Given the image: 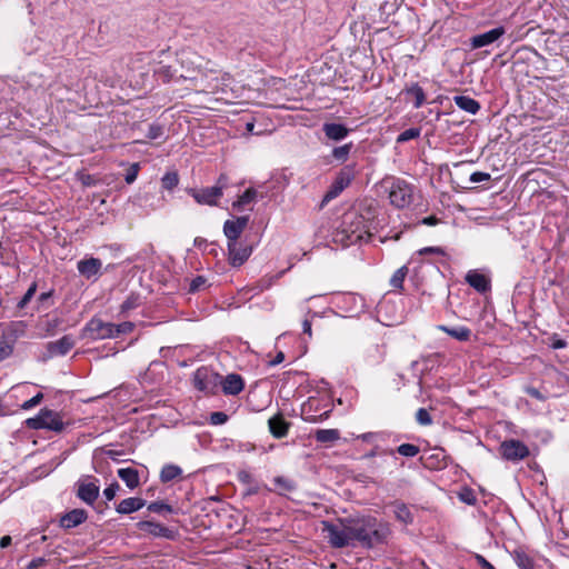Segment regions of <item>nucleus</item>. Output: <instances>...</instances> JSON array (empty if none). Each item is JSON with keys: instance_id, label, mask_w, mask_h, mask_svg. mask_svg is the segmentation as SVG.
<instances>
[{"instance_id": "obj_18", "label": "nucleus", "mask_w": 569, "mask_h": 569, "mask_svg": "<svg viewBox=\"0 0 569 569\" xmlns=\"http://www.w3.org/2000/svg\"><path fill=\"white\" fill-rule=\"evenodd\" d=\"M219 385L222 387V391L227 396H237L244 388V381L240 375L230 373L224 378L221 377Z\"/></svg>"}, {"instance_id": "obj_48", "label": "nucleus", "mask_w": 569, "mask_h": 569, "mask_svg": "<svg viewBox=\"0 0 569 569\" xmlns=\"http://www.w3.org/2000/svg\"><path fill=\"white\" fill-rule=\"evenodd\" d=\"M274 483L284 492L292 491L296 488L293 481L283 477H277Z\"/></svg>"}, {"instance_id": "obj_17", "label": "nucleus", "mask_w": 569, "mask_h": 569, "mask_svg": "<svg viewBox=\"0 0 569 569\" xmlns=\"http://www.w3.org/2000/svg\"><path fill=\"white\" fill-rule=\"evenodd\" d=\"M76 345L72 336L66 335L56 341H50L47 345V352L49 357L66 356Z\"/></svg>"}, {"instance_id": "obj_45", "label": "nucleus", "mask_w": 569, "mask_h": 569, "mask_svg": "<svg viewBox=\"0 0 569 569\" xmlns=\"http://www.w3.org/2000/svg\"><path fill=\"white\" fill-rule=\"evenodd\" d=\"M416 420L421 426H429L432 423V418L427 409L419 408L416 412Z\"/></svg>"}, {"instance_id": "obj_5", "label": "nucleus", "mask_w": 569, "mask_h": 569, "mask_svg": "<svg viewBox=\"0 0 569 569\" xmlns=\"http://www.w3.org/2000/svg\"><path fill=\"white\" fill-rule=\"evenodd\" d=\"M356 178V164H347L340 169V171L337 173L335 180L332 181L331 186L325 193L322 201H321V208L325 207L327 203H329L331 200L336 199L347 187L350 186V183Z\"/></svg>"}, {"instance_id": "obj_53", "label": "nucleus", "mask_w": 569, "mask_h": 569, "mask_svg": "<svg viewBox=\"0 0 569 569\" xmlns=\"http://www.w3.org/2000/svg\"><path fill=\"white\" fill-rule=\"evenodd\" d=\"M138 172H139V164L138 163L131 164V167L129 168V170L126 173L124 181L129 184L134 182L138 177Z\"/></svg>"}, {"instance_id": "obj_6", "label": "nucleus", "mask_w": 569, "mask_h": 569, "mask_svg": "<svg viewBox=\"0 0 569 569\" xmlns=\"http://www.w3.org/2000/svg\"><path fill=\"white\" fill-rule=\"evenodd\" d=\"M76 497L88 506H93L100 493V481L92 475H83L76 482Z\"/></svg>"}, {"instance_id": "obj_54", "label": "nucleus", "mask_w": 569, "mask_h": 569, "mask_svg": "<svg viewBox=\"0 0 569 569\" xmlns=\"http://www.w3.org/2000/svg\"><path fill=\"white\" fill-rule=\"evenodd\" d=\"M459 498L465 503L472 506L476 503L477 499L470 489H465L462 492H460Z\"/></svg>"}, {"instance_id": "obj_29", "label": "nucleus", "mask_w": 569, "mask_h": 569, "mask_svg": "<svg viewBox=\"0 0 569 569\" xmlns=\"http://www.w3.org/2000/svg\"><path fill=\"white\" fill-rule=\"evenodd\" d=\"M153 74L157 80L162 81L163 83L180 81L178 70L173 69L171 66L160 64L153 70Z\"/></svg>"}, {"instance_id": "obj_49", "label": "nucleus", "mask_w": 569, "mask_h": 569, "mask_svg": "<svg viewBox=\"0 0 569 569\" xmlns=\"http://www.w3.org/2000/svg\"><path fill=\"white\" fill-rule=\"evenodd\" d=\"M162 134H163L162 126H160L158 123H152V124L149 126V129H148V132H147L148 139L156 140V139L162 137Z\"/></svg>"}, {"instance_id": "obj_59", "label": "nucleus", "mask_w": 569, "mask_h": 569, "mask_svg": "<svg viewBox=\"0 0 569 569\" xmlns=\"http://www.w3.org/2000/svg\"><path fill=\"white\" fill-rule=\"evenodd\" d=\"M123 452L121 450H113V449H110V450H107L106 451V456L108 458H110L111 460L116 461V462H119L120 461V456L122 455Z\"/></svg>"}, {"instance_id": "obj_51", "label": "nucleus", "mask_w": 569, "mask_h": 569, "mask_svg": "<svg viewBox=\"0 0 569 569\" xmlns=\"http://www.w3.org/2000/svg\"><path fill=\"white\" fill-rule=\"evenodd\" d=\"M120 489V486L118 482H112L111 485H109L107 488H104L103 490V496L104 498L108 500V501H111L114 499L117 492L119 491Z\"/></svg>"}, {"instance_id": "obj_62", "label": "nucleus", "mask_w": 569, "mask_h": 569, "mask_svg": "<svg viewBox=\"0 0 569 569\" xmlns=\"http://www.w3.org/2000/svg\"><path fill=\"white\" fill-rule=\"evenodd\" d=\"M439 220L435 216L426 217L421 220V223L426 226H436Z\"/></svg>"}, {"instance_id": "obj_47", "label": "nucleus", "mask_w": 569, "mask_h": 569, "mask_svg": "<svg viewBox=\"0 0 569 569\" xmlns=\"http://www.w3.org/2000/svg\"><path fill=\"white\" fill-rule=\"evenodd\" d=\"M139 306V297L131 295L129 296L121 305L120 309L121 312H128L129 310H132Z\"/></svg>"}, {"instance_id": "obj_38", "label": "nucleus", "mask_w": 569, "mask_h": 569, "mask_svg": "<svg viewBox=\"0 0 569 569\" xmlns=\"http://www.w3.org/2000/svg\"><path fill=\"white\" fill-rule=\"evenodd\" d=\"M162 187L172 190L179 183V176L176 171L167 172L161 179Z\"/></svg>"}, {"instance_id": "obj_33", "label": "nucleus", "mask_w": 569, "mask_h": 569, "mask_svg": "<svg viewBox=\"0 0 569 569\" xmlns=\"http://www.w3.org/2000/svg\"><path fill=\"white\" fill-rule=\"evenodd\" d=\"M315 439L320 443H332L340 439V431L338 429H318L315 432Z\"/></svg>"}, {"instance_id": "obj_52", "label": "nucleus", "mask_w": 569, "mask_h": 569, "mask_svg": "<svg viewBox=\"0 0 569 569\" xmlns=\"http://www.w3.org/2000/svg\"><path fill=\"white\" fill-rule=\"evenodd\" d=\"M228 420V416L222 411H216L210 415V423L214 426L223 425Z\"/></svg>"}, {"instance_id": "obj_55", "label": "nucleus", "mask_w": 569, "mask_h": 569, "mask_svg": "<svg viewBox=\"0 0 569 569\" xmlns=\"http://www.w3.org/2000/svg\"><path fill=\"white\" fill-rule=\"evenodd\" d=\"M420 256L425 254H438L445 256V250L441 247H425L418 251Z\"/></svg>"}, {"instance_id": "obj_7", "label": "nucleus", "mask_w": 569, "mask_h": 569, "mask_svg": "<svg viewBox=\"0 0 569 569\" xmlns=\"http://www.w3.org/2000/svg\"><path fill=\"white\" fill-rule=\"evenodd\" d=\"M389 200L398 209L409 207L413 200V187L406 180L393 179L389 187Z\"/></svg>"}, {"instance_id": "obj_22", "label": "nucleus", "mask_w": 569, "mask_h": 569, "mask_svg": "<svg viewBox=\"0 0 569 569\" xmlns=\"http://www.w3.org/2000/svg\"><path fill=\"white\" fill-rule=\"evenodd\" d=\"M268 426L270 433L280 439L288 435L290 423L286 421L281 413H278L268 420Z\"/></svg>"}, {"instance_id": "obj_13", "label": "nucleus", "mask_w": 569, "mask_h": 569, "mask_svg": "<svg viewBox=\"0 0 569 569\" xmlns=\"http://www.w3.org/2000/svg\"><path fill=\"white\" fill-rule=\"evenodd\" d=\"M502 458L509 461H519L529 456L528 447L520 440H506L500 445Z\"/></svg>"}, {"instance_id": "obj_58", "label": "nucleus", "mask_w": 569, "mask_h": 569, "mask_svg": "<svg viewBox=\"0 0 569 569\" xmlns=\"http://www.w3.org/2000/svg\"><path fill=\"white\" fill-rule=\"evenodd\" d=\"M476 562L481 567V569H496L482 555L475 553Z\"/></svg>"}, {"instance_id": "obj_27", "label": "nucleus", "mask_w": 569, "mask_h": 569, "mask_svg": "<svg viewBox=\"0 0 569 569\" xmlns=\"http://www.w3.org/2000/svg\"><path fill=\"white\" fill-rule=\"evenodd\" d=\"M437 329L458 341H468L471 337V330L466 326L448 327L446 325H438Z\"/></svg>"}, {"instance_id": "obj_44", "label": "nucleus", "mask_w": 569, "mask_h": 569, "mask_svg": "<svg viewBox=\"0 0 569 569\" xmlns=\"http://www.w3.org/2000/svg\"><path fill=\"white\" fill-rule=\"evenodd\" d=\"M207 284V279L203 276H197L190 281L189 292L194 293L202 290Z\"/></svg>"}, {"instance_id": "obj_3", "label": "nucleus", "mask_w": 569, "mask_h": 569, "mask_svg": "<svg viewBox=\"0 0 569 569\" xmlns=\"http://www.w3.org/2000/svg\"><path fill=\"white\" fill-rule=\"evenodd\" d=\"M26 426L33 430L47 429L59 433L63 431L66 423L59 412L44 408L37 416L28 418Z\"/></svg>"}, {"instance_id": "obj_63", "label": "nucleus", "mask_w": 569, "mask_h": 569, "mask_svg": "<svg viewBox=\"0 0 569 569\" xmlns=\"http://www.w3.org/2000/svg\"><path fill=\"white\" fill-rule=\"evenodd\" d=\"M284 360V353L279 351L276 357L270 361V366H277Z\"/></svg>"}, {"instance_id": "obj_28", "label": "nucleus", "mask_w": 569, "mask_h": 569, "mask_svg": "<svg viewBox=\"0 0 569 569\" xmlns=\"http://www.w3.org/2000/svg\"><path fill=\"white\" fill-rule=\"evenodd\" d=\"M117 475L131 490L136 489L140 485L139 471L134 468H120L118 469Z\"/></svg>"}, {"instance_id": "obj_19", "label": "nucleus", "mask_w": 569, "mask_h": 569, "mask_svg": "<svg viewBox=\"0 0 569 569\" xmlns=\"http://www.w3.org/2000/svg\"><path fill=\"white\" fill-rule=\"evenodd\" d=\"M466 282L479 293H486L491 289L490 279L478 270H470L465 277Z\"/></svg>"}, {"instance_id": "obj_11", "label": "nucleus", "mask_w": 569, "mask_h": 569, "mask_svg": "<svg viewBox=\"0 0 569 569\" xmlns=\"http://www.w3.org/2000/svg\"><path fill=\"white\" fill-rule=\"evenodd\" d=\"M83 333L92 340L110 339L113 338V323L94 317L86 325Z\"/></svg>"}, {"instance_id": "obj_35", "label": "nucleus", "mask_w": 569, "mask_h": 569, "mask_svg": "<svg viewBox=\"0 0 569 569\" xmlns=\"http://www.w3.org/2000/svg\"><path fill=\"white\" fill-rule=\"evenodd\" d=\"M257 197V190L248 188L238 199L232 203L233 209L241 211L246 206L251 203Z\"/></svg>"}, {"instance_id": "obj_31", "label": "nucleus", "mask_w": 569, "mask_h": 569, "mask_svg": "<svg viewBox=\"0 0 569 569\" xmlns=\"http://www.w3.org/2000/svg\"><path fill=\"white\" fill-rule=\"evenodd\" d=\"M511 556L519 569H535L533 558L521 548L515 549Z\"/></svg>"}, {"instance_id": "obj_23", "label": "nucleus", "mask_w": 569, "mask_h": 569, "mask_svg": "<svg viewBox=\"0 0 569 569\" xmlns=\"http://www.w3.org/2000/svg\"><path fill=\"white\" fill-rule=\"evenodd\" d=\"M325 136L332 141H341L348 137L350 130L342 123L326 122L322 126Z\"/></svg>"}, {"instance_id": "obj_1", "label": "nucleus", "mask_w": 569, "mask_h": 569, "mask_svg": "<svg viewBox=\"0 0 569 569\" xmlns=\"http://www.w3.org/2000/svg\"><path fill=\"white\" fill-rule=\"evenodd\" d=\"M355 546L372 549L387 543L390 535V525L373 516L351 517Z\"/></svg>"}, {"instance_id": "obj_4", "label": "nucleus", "mask_w": 569, "mask_h": 569, "mask_svg": "<svg viewBox=\"0 0 569 569\" xmlns=\"http://www.w3.org/2000/svg\"><path fill=\"white\" fill-rule=\"evenodd\" d=\"M229 186V179L226 174H220L217 183L212 187L202 189H190L188 192L199 204L217 206L223 194V190Z\"/></svg>"}, {"instance_id": "obj_37", "label": "nucleus", "mask_w": 569, "mask_h": 569, "mask_svg": "<svg viewBox=\"0 0 569 569\" xmlns=\"http://www.w3.org/2000/svg\"><path fill=\"white\" fill-rule=\"evenodd\" d=\"M408 274V267L402 266L399 269H397L391 279H390V286L395 289H402L403 288V281L406 276Z\"/></svg>"}, {"instance_id": "obj_50", "label": "nucleus", "mask_w": 569, "mask_h": 569, "mask_svg": "<svg viewBox=\"0 0 569 569\" xmlns=\"http://www.w3.org/2000/svg\"><path fill=\"white\" fill-rule=\"evenodd\" d=\"M43 399V395L41 392H38L36 396H33L31 399L24 401L21 405L22 410H30L38 406Z\"/></svg>"}, {"instance_id": "obj_24", "label": "nucleus", "mask_w": 569, "mask_h": 569, "mask_svg": "<svg viewBox=\"0 0 569 569\" xmlns=\"http://www.w3.org/2000/svg\"><path fill=\"white\" fill-rule=\"evenodd\" d=\"M146 506V500L138 497H130L121 500L117 507L116 511L120 515H130L143 508Z\"/></svg>"}, {"instance_id": "obj_10", "label": "nucleus", "mask_w": 569, "mask_h": 569, "mask_svg": "<svg viewBox=\"0 0 569 569\" xmlns=\"http://www.w3.org/2000/svg\"><path fill=\"white\" fill-rule=\"evenodd\" d=\"M228 260L232 267L242 266L251 256L253 246L246 240L227 243Z\"/></svg>"}, {"instance_id": "obj_25", "label": "nucleus", "mask_w": 569, "mask_h": 569, "mask_svg": "<svg viewBox=\"0 0 569 569\" xmlns=\"http://www.w3.org/2000/svg\"><path fill=\"white\" fill-rule=\"evenodd\" d=\"M348 222H350L351 224H353V223L357 224L355 229L350 230L351 234L349 237H353L352 240H355V241L361 240L363 237V233H366V231L362 230L365 228L362 216H360L356 212L346 213L343 217V223L347 224Z\"/></svg>"}, {"instance_id": "obj_60", "label": "nucleus", "mask_w": 569, "mask_h": 569, "mask_svg": "<svg viewBox=\"0 0 569 569\" xmlns=\"http://www.w3.org/2000/svg\"><path fill=\"white\" fill-rule=\"evenodd\" d=\"M46 563V559L42 557L32 559L29 565L27 566V569H37L38 567Z\"/></svg>"}, {"instance_id": "obj_46", "label": "nucleus", "mask_w": 569, "mask_h": 569, "mask_svg": "<svg viewBox=\"0 0 569 569\" xmlns=\"http://www.w3.org/2000/svg\"><path fill=\"white\" fill-rule=\"evenodd\" d=\"M13 351V345L7 339L0 338V361L7 359Z\"/></svg>"}, {"instance_id": "obj_42", "label": "nucleus", "mask_w": 569, "mask_h": 569, "mask_svg": "<svg viewBox=\"0 0 569 569\" xmlns=\"http://www.w3.org/2000/svg\"><path fill=\"white\" fill-rule=\"evenodd\" d=\"M134 325L130 321H124L119 325L113 323V338L122 335V333H129L133 330Z\"/></svg>"}, {"instance_id": "obj_21", "label": "nucleus", "mask_w": 569, "mask_h": 569, "mask_svg": "<svg viewBox=\"0 0 569 569\" xmlns=\"http://www.w3.org/2000/svg\"><path fill=\"white\" fill-rule=\"evenodd\" d=\"M88 518V513L84 509H72L61 516L59 523L63 529H72L83 523Z\"/></svg>"}, {"instance_id": "obj_34", "label": "nucleus", "mask_w": 569, "mask_h": 569, "mask_svg": "<svg viewBox=\"0 0 569 569\" xmlns=\"http://www.w3.org/2000/svg\"><path fill=\"white\" fill-rule=\"evenodd\" d=\"M182 473V469L172 463L164 465L160 471V480L162 482H170L176 478L180 477Z\"/></svg>"}, {"instance_id": "obj_64", "label": "nucleus", "mask_w": 569, "mask_h": 569, "mask_svg": "<svg viewBox=\"0 0 569 569\" xmlns=\"http://www.w3.org/2000/svg\"><path fill=\"white\" fill-rule=\"evenodd\" d=\"M11 537L10 536H3L0 538V547L1 548H7L11 545Z\"/></svg>"}, {"instance_id": "obj_30", "label": "nucleus", "mask_w": 569, "mask_h": 569, "mask_svg": "<svg viewBox=\"0 0 569 569\" xmlns=\"http://www.w3.org/2000/svg\"><path fill=\"white\" fill-rule=\"evenodd\" d=\"M453 101L459 109L470 114H476L480 110V103L469 96H455Z\"/></svg>"}, {"instance_id": "obj_8", "label": "nucleus", "mask_w": 569, "mask_h": 569, "mask_svg": "<svg viewBox=\"0 0 569 569\" xmlns=\"http://www.w3.org/2000/svg\"><path fill=\"white\" fill-rule=\"evenodd\" d=\"M220 379L221 376L219 373L206 366L198 368L192 376L193 387L207 395L216 392Z\"/></svg>"}, {"instance_id": "obj_56", "label": "nucleus", "mask_w": 569, "mask_h": 569, "mask_svg": "<svg viewBox=\"0 0 569 569\" xmlns=\"http://www.w3.org/2000/svg\"><path fill=\"white\" fill-rule=\"evenodd\" d=\"M490 178H491L490 174L487 172L476 171V172L471 173L470 181L473 183H478V182H482V181H489Z\"/></svg>"}, {"instance_id": "obj_40", "label": "nucleus", "mask_w": 569, "mask_h": 569, "mask_svg": "<svg viewBox=\"0 0 569 569\" xmlns=\"http://www.w3.org/2000/svg\"><path fill=\"white\" fill-rule=\"evenodd\" d=\"M420 133H421V130L419 128H409V129L402 131L397 137V142L398 143H403V142H407L409 140L417 139V138L420 137Z\"/></svg>"}, {"instance_id": "obj_32", "label": "nucleus", "mask_w": 569, "mask_h": 569, "mask_svg": "<svg viewBox=\"0 0 569 569\" xmlns=\"http://www.w3.org/2000/svg\"><path fill=\"white\" fill-rule=\"evenodd\" d=\"M393 513L398 521L403 525H410L413 522V515L411 513L409 507L403 502H395L393 503Z\"/></svg>"}, {"instance_id": "obj_12", "label": "nucleus", "mask_w": 569, "mask_h": 569, "mask_svg": "<svg viewBox=\"0 0 569 569\" xmlns=\"http://www.w3.org/2000/svg\"><path fill=\"white\" fill-rule=\"evenodd\" d=\"M137 528L141 532L154 538H166L168 540H174L178 536L177 530L149 520L139 521L137 523Z\"/></svg>"}, {"instance_id": "obj_26", "label": "nucleus", "mask_w": 569, "mask_h": 569, "mask_svg": "<svg viewBox=\"0 0 569 569\" xmlns=\"http://www.w3.org/2000/svg\"><path fill=\"white\" fill-rule=\"evenodd\" d=\"M407 98L412 100L413 108L419 109L426 102V93L418 82H413L403 89Z\"/></svg>"}, {"instance_id": "obj_14", "label": "nucleus", "mask_w": 569, "mask_h": 569, "mask_svg": "<svg viewBox=\"0 0 569 569\" xmlns=\"http://www.w3.org/2000/svg\"><path fill=\"white\" fill-rule=\"evenodd\" d=\"M249 217L241 216L233 219L226 220L223 223V233L227 238V243L240 240L242 232L248 226Z\"/></svg>"}, {"instance_id": "obj_15", "label": "nucleus", "mask_w": 569, "mask_h": 569, "mask_svg": "<svg viewBox=\"0 0 569 569\" xmlns=\"http://www.w3.org/2000/svg\"><path fill=\"white\" fill-rule=\"evenodd\" d=\"M319 403L320 401L316 398H309L308 401L303 403L301 415L305 421L316 423L329 418L331 412L330 409H326L323 412L317 413Z\"/></svg>"}, {"instance_id": "obj_36", "label": "nucleus", "mask_w": 569, "mask_h": 569, "mask_svg": "<svg viewBox=\"0 0 569 569\" xmlns=\"http://www.w3.org/2000/svg\"><path fill=\"white\" fill-rule=\"evenodd\" d=\"M352 147H353L352 142L346 143L343 146L335 147L332 149L331 154L335 160L339 161L340 163H343L348 160Z\"/></svg>"}, {"instance_id": "obj_61", "label": "nucleus", "mask_w": 569, "mask_h": 569, "mask_svg": "<svg viewBox=\"0 0 569 569\" xmlns=\"http://www.w3.org/2000/svg\"><path fill=\"white\" fill-rule=\"evenodd\" d=\"M551 347L553 349H562L567 347V342L563 339L557 338L556 336L552 338Z\"/></svg>"}, {"instance_id": "obj_2", "label": "nucleus", "mask_w": 569, "mask_h": 569, "mask_svg": "<svg viewBox=\"0 0 569 569\" xmlns=\"http://www.w3.org/2000/svg\"><path fill=\"white\" fill-rule=\"evenodd\" d=\"M322 532L331 547H355L351 517L338 519L337 522L322 521Z\"/></svg>"}, {"instance_id": "obj_57", "label": "nucleus", "mask_w": 569, "mask_h": 569, "mask_svg": "<svg viewBox=\"0 0 569 569\" xmlns=\"http://www.w3.org/2000/svg\"><path fill=\"white\" fill-rule=\"evenodd\" d=\"M526 393L529 395L530 397L539 400V401H546L547 400V396H545L543 393H541L537 388L535 387H527L525 389Z\"/></svg>"}, {"instance_id": "obj_16", "label": "nucleus", "mask_w": 569, "mask_h": 569, "mask_svg": "<svg viewBox=\"0 0 569 569\" xmlns=\"http://www.w3.org/2000/svg\"><path fill=\"white\" fill-rule=\"evenodd\" d=\"M505 32L506 30L503 27H497L483 33L476 34L470 39V46L472 49L487 47L496 42L499 38H501L505 34Z\"/></svg>"}, {"instance_id": "obj_39", "label": "nucleus", "mask_w": 569, "mask_h": 569, "mask_svg": "<svg viewBox=\"0 0 569 569\" xmlns=\"http://www.w3.org/2000/svg\"><path fill=\"white\" fill-rule=\"evenodd\" d=\"M397 452L403 457L412 458L420 452V449L413 443H402L397 448Z\"/></svg>"}, {"instance_id": "obj_41", "label": "nucleus", "mask_w": 569, "mask_h": 569, "mask_svg": "<svg viewBox=\"0 0 569 569\" xmlns=\"http://www.w3.org/2000/svg\"><path fill=\"white\" fill-rule=\"evenodd\" d=\"M148 510L156 513H172L173 508L163 501H152L148 505Z\"/></svg>"}, {"instance_id": "obj_43", "label": "nucleus", "mask_w": 569, "mask_h": 569, "mask_svg": "<svg viewBox=\"0 0 569 569\" xmlns=\"http://www.w3.org/2000/svg\"><path fill=\"white\" fill-rule=\"evenodd\" d=\"M37 291V283L32 282L24 296L21 298V300L17 303V307L19 309L26 308V306L29 303V301L32 299Z\"/></svg>"}, {"instance_id": "obj_9", "label": "nucleus", "mask_w": 569, "mask_h": 569, "mask_svg": "<svg viewBox=\"0 0 569 569\" xmlns=\"http://www.w3.org/2000/svg\"><path fill=\"white\" fill-rule=\"evenodd\" d=\"M182 71L179 73L180 81H190L193 88H200L202 90L213 89L210 83V76L207 71L199 67H184V61L181 62Z\"/></svg>"}, {"instance_id": "obj_20", "label": "nucleus", "mask_w": 569, "mask_h": 569, "mask_svg": "<svg viewBox=\"0 0 569 569\" xmlns=\"http://www.w3.org/2000/svg\"><path fill=\"white\" fill-rule=\"evenodd\" d=\"M102 262L98 258H87L78 261L77 269L86 279L96 278L100 274Z\"/></svg>"}]
</instances>
